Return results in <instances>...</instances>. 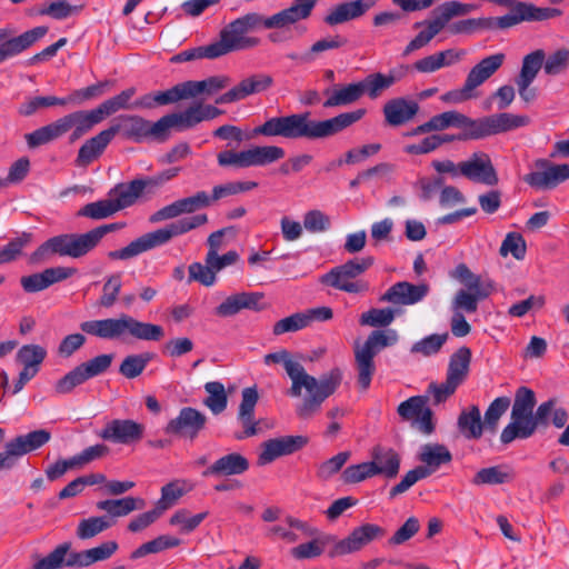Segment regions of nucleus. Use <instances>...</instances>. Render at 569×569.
I'll return each mask as SVG.
<instances>
[{"label": "nucleus", "instance_id": "obj_1", "mask_svg": "<svg viewBox=\"0 0 569 569\" xmlns=\"http://www.w3.org/2000/svg\"><path fill=\"white\" fill-rule=\"evenodd\" d=\"M264 363H282L291 380V387L288 390L290 397L300 398L302 389L307 391L302 401L296 407V415L302 420H308L317 415L322 403L337 391L342 381V372L339 368H332L317 379L309 375L299 361L293 360L291 353L284 349L266 355Z\"/></svg>", "mask_w": 569, "mask_h": 569}, {"label": "nucleus", "instance_id": "obj_2", "mask_svg": "<svg viewBox=\"0 0 569 569\" xmlns=\"http://www.w3.org/2000/svg\"><path fill=\"white\" fill-rule=\"evenodd\" d=\"M365 109H357L340 113L326 120L311 119L310 112L291 113L288 116L272 117L262 124L256 127L253 136L268 138L281 137L289 140L308 139L317 140L332 137L365 116Z\"/></svg>", "mask_w": 569, "mask_h": 569}, {"label": "nucleus", "instance_id": "obj_3", "mask_svg": "<svg viewBox=\"0 0 569 569\" xmlns=\"http://www.w3.org/2000/svg\"><path fill=\"white\" fill-rule=\"evenodd\" d=\"M359 325L376 329L363 342L356 340L352 346L358 383L362 390H367L376 372L373 358L390 343V336L382 328L391 325V307L371 308L362 312L359 317Z\"/></svg>", "mask_w": 569, "mask_h": 569}, {"label": "nucleus", "instance_id": "obj_4", "mask_svg": "<svg viewBox=\"0 0 569 569\" xmlns=\"http://www.w3.org/2000/svg\"><path fill=\"white\" fill-rule=\"evenodd\" d=\"M383 532L381 527L366 523L355 528L343 539H338L333 535H320L311 541L293 547L290 553L297 560L317 558L326 550L329 558L342 557L360 551L371 541L381 537Z\"/></svg>", "mask_w": 569, "mask_h": 569}, {"label": "nucleus", "instance_id": "obj_5", "mask_svg": "<svg viewBox=\"0 0 569 569\" xmlns=\"http://www.w3.org/2000/svg\"><path fill=\"white\" fill-rule=\"evenodd\" d=\"M79 327L89 336L109 341H126L128 338L160 341L164 337L161 326L140 321L128 313H120L116 318L83 321Z\"/></svg>", "mask_w": 569, "mask_h": 569}, {"label": "nucleus", "instance_id": "obj_6", "mask_svg": "<svg viewBox=\"0 0 569 569\" xmlns=\"http://www.w3.org/2000/svg\"><path fill=\"white\" fill-rule=\"evenodd\" d=\"M208 222L206 213L184 217L154 231L142 234L128 246L108 253L112 260H128L146 251L169 243L173 238L186 234Z\"/></svg>", "mask_w": 569, "mask_h": 569}, {"label": "nucleus", "instance_id": "obj_7", "mask_svg": "<svg viewBox=\"0 0 569 569\" xmlns=\"http://www.w3.org/2000/svg\"><path fill=\"white\" fill-rule=\"evenodd\" d=\"M259 29L258 12H249L229 22L220 31L219 40L212 43L218 58L230 52L257 47L260 43V39L247 34Z\"/></svg>", "mask_w": 569, "mask_h": 569}, {"label": "nucleus", "instance_id": "obj_8", "mask_svg": "<svg viewBox=\"0 0 569 569\" xmlns=\"http://www.w3.org/2000/svg\"><path fill=\"white\" fill-rule=\"evenodd\" d=\"M94 249L89 232L63 233L49 238L34 250L29 262L38 264L49 260L52 256L80 258Z\"/></svg>", "mask_w": 569, "mask_h": 569}, {"label": "nucleus", "instance_id": "obj_9", "mask_svg": "<svg viewBox=\"0 0 569 569\" xmlns=\"http://www.w3.org/2000/svg\"><path fill=\"white\" fill-rule=\"evenodd\" d=\"M373 264L372 257L353 258L332 268L320 277V282L348 293H365L369 290L368 282L359 280Z\"/></svg>", "mask_w": 569, "mask_h": 569}, {"label": "nucleus", "instance_id": "obj_10", "mask_svg": "<svg viewBox=\"0 0 569 569\" xmlns=\"http://www.w3.org/2000/svg\"><path fill=\"white\" fill-rule=\"evenodd\" d=\"M418 460L421 465L405 475L401 481L393 487V495L407 491L417 481L431 476L441 466L449 465L452 461V453L445 445L429 442L420 447Z\"/></svg>", "mask_w": 569, "mask_h": 569}, {"label": "nucleus", "instance_id": "obj_11", "mask_svg": "<svg viewBox=\"0 0 569 569\" xmlns=\"http://www.w3.org/2000/svg\"><path fill=\"white\" fill-rule=\"evenodd\" d=\"M536 403V395L530 388L522 386L516 390L510 422L502 429L500 435V441L503 445L521 439L527 423L531 421V413Z\"/></svg>", "mask_w": 569, "mask_h": 569}, {"label": "nucleus", "instance_id": "obj_12", "mask_svg": "<svg viewBox=\"0 0 569 569\" xmlns=\"http://www.w3.org/2000/svg\"><path fill=\"white\" fill-rule=\"evenodd\" d=\"M112 360V353H103L80 363L56 382L54 391L58 395L70 393L76 387L87 380L106 372L110 368Z\"/></svg>", "mask_w": 569, "mask_h": 569}, {"label": "nucleus", "instance_id": "obj_13", "mask_svg": "<svg viewBox=\"0 0 569 569\" xmlns=\"http://www.w3.org/2000/svg\"><path fill=\"white\" fill-rule=\"evenodd\" d=\"M50 438L51 433L49 431L39 429L9 440L4 450L0 452V470L14 468L21 457L41 448Z\"/></svg>", "mask_w": 569, "mask_h": 569}, {"label": "nucleus", "instance_id": "obj_14", "mask_svg": "<svg viewBox=\"0 0 569 569\" xmlns=\"http://www.w3.org/2000/svg\"><path fill=\"white\" fill-rule=\"evenodd\" d=\"M207 416L192 407H183L178 416L164 427V432L181 439L193 441L206 429Z\"/></svg>", "mask_w": 569, "mask_h": 569}, {"label": "nucleus", "instance_id": "obj_15", "mask_svg": "<svg viewBox=\"0 0 569 569\" xmlns=\"http://www.w3.org/2000/svg\"><path fill=\"white\" fill-rule=\"evenodd\" d=\"M535 167L536 171L523 177V181L532 188L550 190L569 179V163L555 164L540 158L535 161Z\"/></svg>", "mask_w": 569, "mask_h": 569}, {"label": "nucleus", "instance_id": "obj_16", "mask_svg": "<svg viewBox=\"0 0 569 569\" xmlns=\"http://www.w3.org/2000/svg\"><path fill=\"white\" fill-rule=\"evenodd\" d=\"M274 83L273 77L266 72L251 73L216 99L218 104L233 103L250 96L267 92Z\"/></svg>", "mask_w": 569, "mask_h": 569}, {"label": "nucleus", "instance_id": "obj_17", "mask_svg": "<svg viewBox=\"0 0 569 569\" xmlns=\"http://www.w3.org/2000/svg\"><path fill=\"white\" fill-rule=\"evenodd\" d=\"M380 473L391 477V453L376 448L372 461L347 467L341 473V479L346 483H357Z\"/></svg>", "mask_w": 569, "mask_h": 569}, {"label": "nucleus", "instance_id": "obj_18", "mask_svg": "<svg viewBox=\"0 0 569 569\" xmlns=\"http://www.w3.org/2000/svg\"><path fill=\"white\" fill-rule=\"evenodd\" d=\"M211 206V199L206 191H198L194 194L178 199L149 217V222L159 223L166 220L176 219L182 214H191L200 209Z\"/></svg>", "mask_w": 569, "mask_h": 569}, {"label": "nucleus", "instance_id": "obj_19", "mask_svg": "<svg viewBox=\"0 0 569 569\" xmlns=\"http://www.w3.org/2000/svg\"><path fill=\"white\" fill-rule=\"evenodd\" d=\"M460 174L470 181L490 187L499 182L491 158L483 151L473 152L467 160L461 161Z\"/></svg>", "mask_w": 569, "mask_h": 569}, {"label": "nucleus", "instance_id": "obj_20", "mask_svg": "<svg viewBox=\"0 0 569 569\" xmlns=\"http://www.w3.org/2000/svg\"><path fill=\"white\" fill-rule=\"evenodd\" d=\"M308 441L306 436H283L269 439L261 445L258 465L264 466L279 457L292 455L307 446Z\"/></svg>", "mask_w": 569, "mask_h": 569}, {"label": "nucleus", "instance_id": "obj_21", "mask_svg": "<svg viewBox=\"0 0 569 569\" xmlns=\"http://www.w3.org/2000/svg\"><path fill=\"white\" fill-rule=\"evenodd\" d=\"M144 426L131 419L109 421L98 436L113 443L131 445L143 438Z\"/></svg>", "mask_w": 569, "mask_h": 569}, {"label": "nucleus", "instance_id": "obj_22", "mask_svg": "<svg viewBox=\"0 0 569 569\" xmlns=\"http://www.w3.org/2000/svg\"><path fill=\"white\" fill-rule=\"evenodd\" d=\"M310 14L309 3H302L299 0H295L289 8L276 12L270 17H264L259 13V24L260 29L284 30L290 26L307 19Z\"/></svg>", "mask_w": 569, "mask_h": 569}, {"label": "nucleus", "instance_id": "obj_23", "mask_svg": "<svg viewBox=\"0 0 569 569\" xmlns=\"http://www.w3.org/2000/svg\"><path fill=\"white\" fill-rule=\"evenodd\" d=\"M258 399L259 395L256 386L248 387L242 390L241 402L238 410V420L243 427V431L234 435L237 440H242L257 435L258 421L254 420V408Z\"/></svg>", "mask_w": 569, "mask_h": 569}, {"label": "nucleus", "instance_id": "obj_24", "mask_svg": "<svg viewBox=\"0 0 569 569\" xmlns=\"http://www.w3.org/2000/svg\"><path fill=\"white\" fill-rule=\"evenodd\" d=\"M76 273L74 268L54 267L42 272L24 276L20 279L22 289L28 293L42 291L53 283L63 281Z\"/></svg>", "mask_w": 569, "mask_h": 569}, {"label": "nucleus", "instance_id": "obj_25", "mask_svg": "<svg viewBox=\"0 0 569 569\" xmlns=\"http://www.w3.org/2000/svg\"><path fill=\"white\" fill-rule=\"evenodd\" d=\"M48 33V27L40 26L21 33L18 37L7 38L0 43V58L6 61L9 58L23 52Z\"/></svg>", "mask_w": 569, "mask_h": 569}, {"label": "nucleus", "instance_id": "obj_26", "mask_svg": "<svg viewBox=\"0 0 569 569\" xmlns=\"http://www.w3.org/2000/svg\"><path fill=\"white\" fill-rule=\"evenodd\" d=\"M377 0H353L339 3L325 17L323 21L329 26H337L363 16L376 4Z\"/></svg>", "mask_w": 569, "mask_h": 569}, {"label": "nucleus", "instance_id": "obj_27", "mask_svg": "<svg viewBox=\"0 0 569 569\" xmlns=\"http://www.w3.org/2000/svg\"><path fill=\"white\" fill-rule=\"evenodd\" d=\"M119 133L118 127H109L97 136L87 140L79 149L77 163L78 166H88L97 159L111 142L114 136Z\"/></svg>", "mask_w": 569, "mask_h": 569}, {"label": "nucleus", "instance_id": "obj_28", "mask_svg": "<svg viewBox=\"0 0 569 569\" xmlns=\"http://www.w3.org/2000/svg\"><path fill=\"white\" fill-rule=\"evenodd\" d=\"M262 293L258 292H239L229 296L221 302L214 310L219 317H232L243 309L259 310V302L262 299Z\"/></svg>", "mask_w": 569, "mask_h": 569}, {"label": "nucleus", "instance_id": "obj_29", "mask_svg": "<svg viewBox=\"0 0 569 569\" xmlns=\"http://www.w3.org/2000/svg\"><path fill=\"white\" fill-rule=\"evenodd\" d=\"M249 469V461L240 453L233 452L216 460L203 471L204 477H229L244 473Z\"/></svg>", "mask_w": 569, "mask_h": 569}, {"label": "nucleus", "instance_id": "obj_30", "mask_svg": "<svg viewBox=\"0 0 569 569\" xmlns=\"http://www.w3.org/2000/svg\"><path fill=\"white\" fill-rule=\"evenodd\" d=\"M506 54L498 52L488 56L473 66L467 74L468 87L477 89L493 76L503 64Z\"/></svg>", "mask_w": 569, "mask_h": 569}, {"label": "nucleus", "instance_id": "obj_31", "mask_svg": "<svg viewBox=\"0 0 569 569\" xmlns=\"http://www.w3.org/2000/svg\"><path fill=\"white\" fill-rule=\"evenodd\" d=\"M430 290V284L427 282L412 283L409 281H399L393 284V305H417L427 298Z\"/></svg>", "mask_w": 569, "mask_h": 569}, {"label": "nucleus", "instance_id": "obj_32", "mask_svg": "<svg viewBox=\"0 0 569 569\" xmlns=\"http://www.w3.org/2000/svg\"><path fill=\"white\" fill-rule=\"evenodd\" d=\"M146 506V501L142 498L124 497L120 499H107L98 501L96 507L100 511H104L103 517H110L114 520L119 517H124L134 510H141Z\"/></svg>", "mask_w": 569, "mask_h": 569}, {"label": "nucleus", "instance_id": "obj_33", "mask_svg": "<svg viewBox=\"0 0 569 569\" xmlns=\"http://www.w3.org/2000/svg\"><path fill=\"white\" fill-rule=\"evenodd\" d=\"M146 188H148L146 179H134L129 183L117 184L111 189L109 196L113 198L118 209L121 210L132 206Z\"/></svg>", "mask_w": 569, "mask_h": 569}, {"label": "nucleus", "instance_id": "obj_34", "mask_svg": "<svg viewBox=\"0 0 569 569\" xmlns=\"http://www.w3.org/2000/svg\"><path fill=\"white\" fill-rule=\"evenodd\" d=\"M457 425L460 433L468 440L481 438L483 430H486L478 406L463 409L458 417Z\"/></svg>", "mask_w": 569, "mask_h": 569}, {"label": "nucleus", "instance_id": "obj_35", "mask_svg": "<svg viewBox=\"0 0 569 569\" xmlns=\"http://www.w3.org/2000/svg\"><path fill=\"white\" fill-rule=\"evenodd\" d=\"M471 350L463 346L455 351L449 359L447 377L450 381L460 386L469 373Z\"/></svg>", "mask_w": 569, "mask_h": 569}, {"label": "nucleus", "instance_id": "obj_36", "mask_svg": "<svg viewBox=\"0 0 569 569\" xmlns=\"http://www.w3.org/2000/svg\"><path fill=\"white\" fill-rule=\"evenodd\" d=\"M488 117L480 119H471L463 113H459V122L457 128L462 129L458 133V141L479 140L490 137Z\"/></svg>", "mask_w": 569, "mask_h": 569}, {"label": "nucleus", "instance_id": "obj_37", "mask_svg": "<svg viewBox=\"0 0 569 569\" xmlns=\"http://www.w3.org/2000/svg\"><path fill=\"white\" fill-rule=\"evenodd\" d=\"M490 136L516 130L529 124L528 116L501 112L488 116Z\"/></svg>", "mask_w": 569, "mask_h": 569}, {"label": "nucleus", "instance_id": "obj_38", "mask_svg": "<svg viewBox=\"0 0 569 569\" xmlns=\"http://www.w3.org/2000/svg\"><path fill=\"white\" fill-rule=\"evenodd\" d=\"M71 119L72 132L70 136L71 141L80 139L82 136L88 133L96 124L102 121L98 109L89 111L79 110L69 113Z\"/></svg>", "mask_w": 569, "mask_h": 569}, {"label": "nucleus", "instance_id": "obj_39", "mask_svg": "<svg viewBox=\"0 0 569 569\" xmlns=\"http://www.w3.org/2000/svg\"><path fill=\"white\" fill-rule=\"evenodd\" d=\"M116 523L110 517L92 516L81 519L76 528V537L79 540H90L107 531Z\"/></svg>", "mask_w": 569, "mask_h": 569}, {"label": "nucleus", "instance_id": "obj_40", "mask_svg": "<svg viewBox=\"0 0 569 569\" xmlns=\"http://www.w3.org/2000/svg\"><path fill=\"white\" fill-rule=\"evenodd\" d=\"M325 94L328 96V99L322 104L325 108L341 107L359 100L362 97V88L359 82H356L336 88L332 91L326 89Z\"/></svg>", "mask_w": 569, "mask_h": 569}, {"label": "nucleus", "instance_id": "obj_41", "mask_svg": "<svg viewBox=\"0 0 569 569\" xmlns=\"http://www.w3.org/2000/svg\"><path fill=\"white\" fill-rule=\"evenodd\" d=\"M119 128V132L129 140L134 142H143L148 140L149 120L140 116H126L122 117L121 123L114 124Z\"/></svg>", "mask_w": 569, "mask_h": 569}, {"label": "nucleus", "instance_id": "obj_42", "mask_svg": "<svg viewBox=\"0 0 569 569\" xmlns=\"http://www.w3.org/2000/svg\"><path fill=\"white\" fill-rule=\"evenodd\" d=\"M489 292L481 289L479 291H470L460 289L451 301V310L453 312L473 313L478 309V303L489 297Z\"/></svg>", "mask_w": 569, "mask_h": 569}, {"label": "nucleus", "instance_id": "obj_43", "mask_svg": "<svg viewBox=\"0 0 569 569\" xmlns=\"http://www.w3.org/2000/svg\"><path fill=\"white\" fill-rule=\"evenodd\" d=\"M513 479V472L506 466H493L480 469L472 478L476 486L502 485Z\"/></svg>", "mask_w": 569, "mask_h": 569}, {"label": "nucleus", "instance_id": "obj_44", "mask_svg": "<svg viewBox=\"0 0 569 569\" xmlns=\"http://www.w3.org/2000/svg\"><path fill=\"white\" fill-rule=\"evenodd\" d=\"M452 277L466 287L465 290L479 291L483 289L488 291L489 295L495 290L491 280H482L480 276L475 274L465 263H460L456 267Z\"/></svg>", "mask_w": 569, "mask_h": 569}, {"label": "nucleus", "instance_id": "obj_45", "mask_svg": "<svg viewBox=\"0 0 569 569\" xmlns=\"http://www.w3.org/2000/svg\"><path fill=\"white\" fill-rule=\"evenodd\" d=\"M557 400L555 398L548 399L547 401L540 403L536 411L531 413V421L527 423L521 439H528L532 437L539 427L547 428L549 426V420L551 417V412L556 407Z\"/></svg>", "mask_w": 569, "mask_h": 569}, {"label": "nucleus", "instance_id": "obj_46", "mask_svg": "<svg viewBox=\"0 0 569 569\" xmlns=\"http://www.w3.org/2000/svg\"><path fill=\"white\" fill-rule=\"evenodd\" d=\"M136 88L130 87L126 90L121 91L119 94L104 100L102 103H100L97 109L102 117V120L106 117H109L113 113H116L119 110H128L133 109V103H130L131 98L136 94Z\"/></svg>", "mask_w": 569, "mask_h": 569}, {"label": "nucleus", "instance_id": "obj_47", "mask_svg": "<svg viewBox=\"0 0 569 569\" xmlns=\"http://www.w3.org/2000/svg\"><path fill=\"white\" fill-rule=\"evenodd\" d=\"M426 24L427 28L420 31L407 46L406 53H410L428 44L433 37H436L445 27V22L441 20L439 14L430 21L418 22L416 26Z\"/></svg>", "mask_w": 569, "mask_h": 569}, {"label": "nucleus", "instance_id": "obj_48", "mask_svg": "<svg viewBox=\"0 0 569 569\" xmlns=\"http://www.w3.org/2000/svg\"><path fill=\"white\" fill-rule=\"evenodd\" d=\"M180 543L181 540L179 538L169 535H162L154 538L153 540L142 543L131 552L130 558L133 560L139 559L149 553H157L166 549L178 547Z\"/></svg>", "mask_w": 569, "mask_h": 569}, {"label": "nucleus", "instance_id": "obj_49", "mask_svg": "<svg viewBox=\"0 0 569 569\" xmlns=\"http://www.w3.org/2000/svg\"><path fill=\"white\" fill-rule=\"evenodd\" d=\"M204 390L208 397L204 399L203 403L211 412L219 415L224 411L228 405V396L224 386L219 381H209L204 385Z\"/></svg>", "mask_w": 569, "mask_h": 569}, {"label": "nucleus", "instance_id": "obj_50", "mask_svg": "<svg viewBox=\"0 0 569 569\" xmlns=\"http://www.w3.org/2000/svg\"><path fill=\"white\" fill-rule=\"evenodd\" d=\"M67 104V98H58L54 96L32 97L28 98L24 102H22L19 106L18 113L22 117H31L40 109Z\"/></svg>", "mask_w": 569, "mask_h": 569}, {"label": "nucleus", "instance_id": "obj_51", "mask_svg": "<svg viewBox=\"0 0 569 569\" xmlns=\"http://www.w3.org/2000/svg\"><path fill=\"white\" fill-rule=\"evenodd\" d=\"M152 359L151 352L127 356L119 367V372L127 379H134L143 372Z\"/></svg>", "mask_w": 569, "mask_h": 569}, {"label": "nucleus", "instance_id": "obj_52", "mask_svg": "<svg viewBox=\"0 0 569 569\" xmlns=\"http://www.w3.org/2000/svg\"><path fill=\"white\" fill-rule=\"evenodd\" d=\"M250 166H266L284 157V150L277 146H256L249 149Z\"/></svg>", "mask_w": 569, "mask_h": 569}, {"label": "nucleus", "instance_id": "obj_53", "mask_svg": "<svg viewBox=\"0 0 569 569\" xmlns=\"http://www.w3.org/2000/svg\"><path fill=\"white\" fill-rule=\"evenodd\" d=\"M119 211L113 198L90 202L83 206L78 216L87 217L94 220L108 218Z\"/></svg>", "mask_w": 569, "mask_h": 569}, {"label": "nucleus", "instance_id": "obj_54", "mask_svg": "<svg viewBox=\"0 0 569 569\" xmlns=\"http://www.w3.org/2000/svg\"><path fill=\"white\" fill-rule=\"evenodd\" d=\"M508 8H511V12L506 16L485 18L486 30L508 29L525 21L521 1H517Z\"/></svg>", "mask_w": 569, "mask_h": 569}, {"label": "nucleus", "instance_id": "obj_55", "mask_svg": "<svg viewBox=\"0 0 569 569\" xmlns=\"http://www.w3.org/2000/svg\"><path fill=\"white\" fill-rule=\"evenodd\" d=\"M510 403L511 400L509 397H498L489 405L483 418L486 430L491 433L497 431L498 422L510 407Z\"/></svg>", "mask_w": 569, "mask_h": 569}, {"label": "nucleus", "instance_id": "obj_56", "mask_svg": "<svg viewBox=\"0 0 569 569\" xmlns=\"http://www.w3.org/2000/svg\"><path fill=\"white\" fill-rule=\"evenodd\" d=\"M121 287L122 276L120 272L108 276L104 280L98 305L107 309L113 307L118 300Z\"/></svg>", "mask_w": 569, "mask_h": 569}, {"label": "nucleus", "instance_id": "obj_57", "mask_svg": "<svg viewBox=\"0 0 569 569\" xmlns=\"http://www.w3.org/2000/svg\"><path fill=\"white\" fill-rule=\"evenodd\" d=\"M546 53L542 49H537L522 59V66L519 76L516 79L533 81L543 67Z\"/></svg>", "mask_w": 569, "mask_h": 569}, {"label": "nucleus", "instance_id": "obj_58", "mask_svg": "<svg viewBox=\"0 0 569 569\" xmlns=\"http://www.w3.org/2000/svg\"><path fill=\"white\" fill-rule=\"evenodd\" d=\"M16 357L23 367L39 370L47 357V350L40 345H24L18 350Z\"/></svg>", "mask_w": 569, "mask_h": 569}, {"label": "nucleus", "instance_id": "obj_59", "mask_svg": "<svg viewBox=\"0 0 569 569\" xmlns=\"http://www.w3.org/2000/svg\"><path fill=\"white\" fill-rule=\"evenodd\" d=\"M70 549V542L58 545L47 557L34 562L32 569H60L66 567V557Z\"/></svg>", "mask_w": 569, "mask_h": 569}, {"label": "nucleus", "instance_id": "obj_60", "mask_svg": "<svg viewBox=\"0 0 569 569\" xmlns=\"http://www.w3.org/2000/svg\"><path fill=\"white\" fill-rule=\"evenodd\" d=\"M112 84H113L112 81L104 80V81H100V82H97L94 84H91L89 87H86V88H82V89H79V90H74L68 97H66L67 100H68V104H70V103L80 104L83 101H88V100H91V99L99 98Z\"/></svg>", "mask_w": 569, "mask_h": 569}, {"label": "nucleus", "instance_id": "obj_61", "mask_svg": "<svg viewBox=\"0 0 569 569\" xmlns=\"http://www.w3.org/2000/svg\"><path fill=\"white\" fill-rule=\"evenodd\" d=\"M418 111L417 101L403 98L393 99V127L409 122Z\"/></svg>", "mask_w": 569, "mask_h": 569}, {"label": "nucleus", "instance_id": "obj_62", "mask_svg": "<svg viewBox=\"0 0 569 569\" xmlns=\"http://www.w3.org/2000/svg\"><path fill=\"white\" fill-rule=\"evenodd\" d=\"M184 492L186 490L179 480L171 481L161 488V497L156 503V507L163 513L174 506Z\"/></svg>", "mask_w": 569, "mask_h": 569}, {"label": "nucleus", "instance_id": "obj_63", "mask_svg": "<svg viewBox=\"0 0 569 569\" xmlns=\"http://www.w3.org/2000/svg\"><path fill=\"white\" fill-rule=\"evenodd\" d=\"M569 68V49L560 48L543 61V71L548 76H558Z\"/></svg>", "mask_w": 569, "mask_h": 569}, {"label": "nucleus", "instance_id": "obj_64", "mask_svg": "<svg viewBox=\"0 0 569 569\" xmlns=\"http://www.w3.org/2000/svg\"><path fill=\"white\" fill-rule=\"evenodd\" d=\"M448 337H449V335L447 332L441 333V335L433 333V335L427 336L423 339L417 341L411 347V352L420 353L425 357L432 356V355L437 353L442 348V346L447 341Z\"/></svg>", "mask_w": 569, "mask_h": 569}]
</instances>
